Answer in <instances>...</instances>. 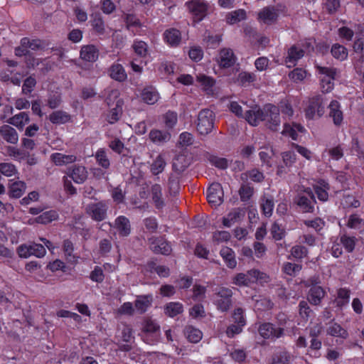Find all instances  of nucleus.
<instances>
[{
    "instance_id": "obj_59",
    "label": "nucleus",
    "mask_w": 364,
    "mask_h": 364,
    "mask_svg": "<svg viewBox=\"0 0 364 364\" xmlns=\"http://www.w3.org/2000/svg\"><path fill=\"white\" fill-rule=\"evenodd\" d=\"M95 158L102 167L104 168H108L109 167L110 163L109 160L107 156L105 151L102 149H99L95 154Z\"/></svg>"
},
{
    "instance_id": "obj_53",
    "label": "nucleus",
    "mask_w": 364,
    "mask_h": 364,
    "mask_svg": "<svg viewBox=\"0 0 364 364\" xmlns=\"http://www.w3.org/2000/svg\"><path fill=\"white\" fill-rule=\"evenodd\" d=\"M132 48L136 55L140 57H145L148 53V46L142 41H136L132 45Z\"/></svg>"
},
{
    "instance_id": "obj_40",
    "label": "nucleus",
    "mask_w": 364,
    "mask_h": 364,
    "mask_svg": "<svg viewBox=\"0 0 364 364\" xmlns=\"http://www.w3.org/2000/svg\"><path fill=\"white\" fill-rule=\"evenodd\" d=\"M171 135L167 132L153 129L149 133V139L154 143H164L170 139Z\"/></svg>"
},
{
    "instance_id": "obj_52",
    "label": "nucleus",
    "mask_w": 364,
    "mask_h": 364,
    "mask_svg": "<svg viewBox=\"0 0 364 364\" xmlns=\"http://www.w3.org/2000/svg\"><path fill=\"white\" fill-rule=\"evenodd\" d=\"M18 173L16 166L11 163H0V173L7 177L15 176Z\"/></svg>"
},
{
    "instance_id": "obj_19",
    "label": "nucleus",
    "mask_w": 364,
    "mask_h": 364,
    "mask_svg": "<svg viewBox=\"0 0 364 364\" xmlns=\"http://www.w3.org/2000/svg\"><path fill=\"white\" fill-rule=\"evenodd\" d=\"M325 295L326 291L321 286H314L309 289L307 299L311 304L318 306L321 304Z\"/></svg>"
},
{
    "instance_id": "obj_32",
    "label": "nucleus",
    "mask_w": 364,
    "mask_h": 364,
    "mask_svg": "<svg viewBox=\"0 0 364 364\" xmlns=\"http://www.w3.org/2000/svg\"><path fill=\"white\" fill-rule=\"evenodd\" d=\"M109 75L111 78L118 81L124 82L126 80L127 75V73L121 64L114 63L109 68Z\"/></svg>"
},
{
    "instance_id": "obj_7",
    "label": "nucleus",
    "mask_w": 364,
    "mask_h": 364,
    "mask_svg": "<svg viewBox=\"0 0 364 364\" xmlns=\"http://www.w3.org/2000/svg\"><path fill=\"white\" fill-rule=\"evenodd\" d=\"M108 208V203L105 200H101L87 205L85 211L93 220L100 222L107 218Z\"/></svg>"
},
{
    "instance_id": "obj_21",
    "label": "nucleus",
    "mask_w": 364,
    "mask_h": 364,
    "mask_svg": "<svg viewBox=\"0 0 364 364\" xmlns=\"http://www.w3.org/2000/svg\"><path fill=\"white\" fill-rule=\"evenodd\" d=\"M153 301V297L151 294L136 296L134 301V308L139 314H144L151 306Z\"/></svg>"
},
{
    "instance_id": "obj_36",
    "label": "nucleus",
    "mask_w": 364,
    "mask_h": 364,
    "mask_svg": "<svg viewBox=\"0 0 364 364\" xmlns=\"http://www.w3.org/2000/svg\"><path fill=\"white\" fill-rule=\"evenodd\" d=\"M248 178H250L254 182L260 183L264 180V176L261 171L254 168L241 173L240 179L242 182L246 183L248 181Z\"/></svg>"
},
{
    "instance_id": "obj_4",
    "label": "nucleus",
    "mask_w": 364,
    "mask_h": 364,
    "mask_svg": "<svg viewBox=\"0 0 364 364\" xmlns=\"http://www.w3.org/2000/svg\"><path fill=\"white\" fill-rule=\"evenodd\" d=\"M233 292L231 289L221 287L215 289L213 294V304L221 312L228 311L232 306Z\"/></svg>"
},
{
    "instance_id": "obj_29",
    "label": "nucleus",
    "mask_w": 364,
    "mask_h": 364,
    "mask_svg": "<svg viewBox=\"0 0 364 364\" xmlns=\"http://www.w3.org/2000/svg\"><path fill=\"white\" fill-rule=\"evenodd\" d=\"M183 334L186 339L193 343H198L203 338L201 331L191 325H188L184 328Z\"/></svg>"
},
{
    "instance_id": "obj_18",
    "label": "nucleus",
    "mask_w": 364,
    "mask_h": 364,
    "mask_svg": "<svg viewBox=\"0 0 364 364\" xmlns=\"http://www.w3.org/2000/svg\"><path fill=\"white\" fill-rule=\"evenodd\" d=\"M163 38L168 46L177 47L181 41V33L179 30L171 28L164 32Z\"/></svg>"
},
{
    "instance_id": "obj_48",
    "label": "nucleus",
    "mask_w": 364,
    "mask_h": 364,
    "mask_svg": "<svg viewBox=\"0 0 364 364\" xmlns=\"http://www.w3.org/2000/svg\"><path fill=\"white\" fill-rule=\"evenodd\" d=\"M166 161L161 155H159L151 165V171L154 175H158L161 173L165 166Z\"/></svg>"
},
{
    "instance_id": "obj_39",
    "label": "nucleus",
    "mask_w": 364,
    "mask_h": 364,
    "mask_svg": "<svg viewBox=\"0 0 364 364\" xmlns=\"http://www.w3.org/2000/svg\"><path fill=\"white\" fill-rule=\"evenodd\" d=\"M183 311V304L179 302H169L164 308V313L169 317H175Z\"/></svg>"
},
{
    "instance_id": "obj_28",
    "label": "nucleus",
    "mask_w": 364,
    "mask_h": 364,
    "mask_svg": "<svg viewBox=\"0 0 364 364\" xmlns=\"http://www.w3.org/2000/svg\"><path fill=\"white\" fill-rule=\"evenodd\" d=\"M259 19L266 24L274 23L278 17V13L274 7H265L258 14Z\"/></svg>"
},
{
    "instance_id": "obj_17",
    "label": "nucleus",
    "mask_w": 364,
    "mask_h": 364,
    "mask_svg": "<svg viewBox=\"0 0 364 364\" xmlns=\"http://www.w3.org/2000/svg\"><path fill=\"white\" fill-rule=\"evenodd\" d=\"M26 185L23 181L10 180L8 186V195L12 198H19L25 193Z\"/></svg>"
},
{
    "instance_id": "obj_24",
    "label": "nucleus",
    "mask_w": 364,
    "mask_h": 364,
    "mask_svg": "<svg viewBox=\"0 0 364 364\" xmlns=\"http://www.w3.org/2000/svg\"><path fill=\"white\" fill-rule=\"evenodd\" d=\"M329 117L333 119L336 126H340L343 119V112L341 109V105L337 100H332L328 105Z\"/></svg>"
},
{
    "instance_id": "obj_5",
    "label": "nucleus",
    "mask_w": 364,
    "mask_h": 364,
    "mask_svg": "<svg viewBox=\"0 0 364 364\" xmlns=\"http://www.w3.org/2000/svg\"><path fill=\"white\" fill-rule=\"evenodd\" d=\"M306 118L314 119L321 117L325 113V105L322 95H317L310 97L304 109Z\"/></svg>"
},
{
    "instance_id": "obj_10",
    "label": "nucleus",
    "mask_w": 364,
    "mask_h": 364,
    "mask_svg": "<svg viewBox=\"0 0 364 364\" xmlns=\"http://www.w3.org/2000/svg\"><path fill=\"white\" fill-rule=\"evenodd\" d=\"M259 335L264 339L275 340L284 336V329L276 327L273 323L264 322L258 327Z\"/></svg>"
},
{
    "instance_id": "obj_31",
    "label": "nucleus",
    "mask_w": 364,
    "mask_h": 364,
    "mask_svg": "<svg viewBox=\"0 0 364 364\" xmlns=\"http://www.w3.org/2000/svg\"><path fill=\"white\" fill-rule=\"evenodd\" d=\"M141 97L145 103L154 105L159 100V95L155 88L153 87H147L142 90Z\"/></svg>"
},
{
    "instance_id": "obj_27",
    "label": "nucleus",
    "mask_w": 364,
    "mask_h": 364,
    "mask_svg": "<svg viewBox=\"0 0 364 364\" xmlns=\"http://www.w3.org/2000/svg\"><path fill=\"white\" fill-rule=\"evenodd\" d=\"M99 56L98 49L93 45H87L81 48L80 58L87 62H95Z\"/></svg>"
},
{
    "instance_id": "obj_47",
    "label": "nucleus",
    "mask_w": 364,
    "mask_h": 364,
    "mask_svg": "<svg viewBox=\"0 0 364 364\" xmlns=\"http://www.w3.org/2000/svg\"><path fill=\"white\" fill-rule=\"evenodd\" d=\"M246 18V12L243 9L235 10L229 13L227 16V22L230 24H234Z\"/></svg>"
},
{
    "instance_id": "obj_60",
    "label": "nucleus",
    "mask_w": 364,
    "mask_h": 364,
    "mask_svg": "<svg viewBox=\"0 0 364 364\" xmlns=\"http://www.w3.org/2000/svg\"><path fill=\"white\" fill-rule=\"evenodd\" d=\"M304 224L308 228L314 229L316 232H319L325 226V222L320 218H316L314 220H305Z\"/></svg>"
},
{
    "instance_id": "obj_38",
    "label": "nucleus",
    "mask_w": 364,
    "mask_h": 364,
    "mask_svg": "<svg viewBox=\"0 0 364 364\" xmlns=\"http://www.w3.org/2000/svg\"><path fill=\"white\" fill-rule=\"evenodd\" d=\"M350 290L347 288H340L337 291L335 303L338 307L342 308L349 303Z\"/></svg>"
},
{
    "instance_id": "obj_42",
    "label": "nucleus",
    "mask_w": 364,
    "mask_h": 364,
    "mask_svg": "<svg viewBox=\"0 0 364 364\" xmlns=\"http://www.w3.org/2000/svg\"><path fill=\"white\" fill-rule=\"evenodd\" d=\"M256 79L255 74L243 71L238 74L236 82L241 86L246 87L250 83L254 82Z\"/></svg>"
},
{
    "instance_id": "obj_64",
    "label": "nucleus",
    "mask_w": 364,
    "mask_h": 364,
    "mask_svg": "<svg viewBox=\"0 0 364 364\" xmlns=\"http://www.w3.org/2000/svg\"><path fill=\"white\" fill-rule=\"evenodd\" d=\"M291 255L296 259H301L308 255V250L304 246L295 245L291 249Z\"/></svg>"
},
{
    "instance_id": "obj_41",
    "label": "nucleus",
    "mask_w": 364,
    "mask_h": 364,
    "mask_svg": "<svg viewBox=\"0 0 364 364\" xmlns=\"http://www.w3.org/2000/svg\"><path fill=\"white\" fill-rule=\"evenodd\" d=\"M260 207L263 214L266 217H270L272 215L274 207L273 198L272 197H262L260 199Z\"/></svg>"
},
{
    "instance_id": "obj_55",
    "label": "nucleus",
    "mask_w": 364,
    "mask_h": 364,
    "mask_svg": "<svg viewBox=\"0 0 364 364\" xmlns=\"http://www.w3.org/2000/svg\"><path fill=\"white\" fill-rule=\"evenodd\" d=\"M290 355L287 352H280L272 356V363L270 364H289Z\"/></svg>"
},
{
    "instance_id": "obj_58",
    "label": "nucleus",
    "mask_w": 364,
    "mask_h": 364,
    "mask_svg": "<svg viewBox=\"0 0 364 364\" xmlns=\"http://www.w3.org/2000/svg\"><path fill=\"white\" fill-rule=\"evenodd\" d=\"M28 246L31 256L34 255L37 257L41 258L46 255V249L43 247V245L41 244L33 243L31 245H28Z\"/></svg>"
},
{
    "instance_id": "obj_37",
    "label": "nucleus",
    "mask_w": 364,
    "mask_h": 364,
    "mask_svg": "<svg viewBox=\"0 0 364 364\" xmlns=\"http://www.w3.org/2000/svg\"><path fill=\"white\" fill-rule=\"evenodd\" d=\"M162 188L159 184H154L151 186V193L155 206L158 209H161L164 205L162 198Z\"/></svg>"
},
{
    "instance_id": "obj_43",
    "label": "nucleus",
    "mask_w": 364,
    "mask_h": 364,
    "mask_svg": "<svg viewBox=\"0 0 364 364\" xmlns=\"http://www.w3.org/2000/svg\"><path fill=\"white\" fill-rule=\"evenodd\" d=\"M331 53L335 58L341 61L346 60L348 57L346 48L338 43L332 46Z\"/></svg>"
},
{
    "instance_id": "obj_13",
    "label": "nucleus",
    "mask_w": 364,
    "mask_h": 364,
    "mask_svg": "<svg viewBox=\"0 0 364 364\" xmlns=\"http://www.w3.org/2000/svg\"><path fill=\"white\" fill-rule=\"evenodd\" d=\"M150 249L155 254L168 255L171 251V245L162 237H152L149 239Z\"/></svg>"
},
{
    "instance_id": "obj_46",
    "label": "nucleus",
    "mask_w": 364,
    "mask_h": 364,
    "mask_svg": "<svg viewBox=\"0 0 364 364\" xmlns=\"http://www.w3.org/2000/svg\"><path fill=\"white\" fill-rule=\"evenodd\" d=\"M36 83V80L33 75L26 77L22 85V94L26 96H30L31 92L33 91Z\"/></svg>"
},
{
    "instance_id": "obj_63",
    "label": "nucleus",
    "mask_w": 364,
    "mask_h": 364,
    "mask_svg": "<svg viewBox=\"0 0 364 364\" xmlns=\"http://www.w3.org/2000/svg\"><path fill=\"white\" fill-rule=\"evenodd\" d=\"M63 249L67 259L70 262L74 261L75 256L73 254L74 250L73 242L69 240H64Z\"/></svg>"
},
{
    "instance_id": "obj_2",
    "label": "nucleus",
    "mask_w": 364,
    "mask_h": 364,
    "mask_svg": "<svg viewBox=\"0 0 364 364\" xmlns=\"http://www.w3.org/2000/svg\"><path fill=\"white\" fill-rule=\"evenodd\" d=\"M141 333L143 340L148 344H154L159 341L160 326L151 317L145 316L141 322Z\"/></svg>"
},
{
    "instance_id": "obj_9",
    "label": "nucleus",
    "mask_w": 364,
    "mask_h": 364,
    "mask_svg": "<svg viewBox=\"0 0 364 364\" xmlns=\"http://www.w3.org/2000/svg\"><path fill=\"white\" fill-rule=\"evenodd\" d=\"M109 225L115 230L119 237H127L132 232V224L128 218L124 215H119L115 218L112 223Z\"/></svg>"
},
{
    "instance_id": "obj_12",
    "label": "nucleus",
    "mask_w": 364,
    "mask_h": 364,
    "mask_svg": "<svg viewBox=\"0 0 364 364\" xmlns=\"http://www.w3.org/2000/svg\"><path fill=\"white\" fill-rule=\"evenodd\" d=\"M223 191L218 183H212L207 191V200L212 206H218L223 201Z\"/></svg>"
},
{
    "instance_id": "obj_14",
    "label": "nucleus",
    "mask_w": 364,
    "mask_h": 364,
    "mask_svg": "<svg viewBox=\"0 0 364 364\" xmlns=\"http://www.w3.org/2000/svg\"><path fill=\"white\" fill-rule=\"evenodd\" d=\"M236 60L233 51L230 48H223L220 50L218 62L220 67L228 68L232 66Z\"/></svg>"
},
{
    "instance_id": "obj_6",
    "label": "nucleus",
    "mask_w": 364,
    "mask_h": 364,
    "mask_svg": "<svg viewBox=\"0 0 364 364\" xmlns=\"http://www.w3.org/2000/svg\"><path fill=\"white\" fill-rule=\"evenodd\" d=\"M294 203L304 213H313L316 199L314 193L310 188H306L298 193L294 198Z\"/></svg>"
},
{
    "instance_id": "obj_51",
    "label": "nucleus",
    "mask_w": 364,
    "mask_h": 364,
    "mask_svg": "<svg viewBox=\"0 0 364 364\" xmlns=\"http://www.w3.org/2000/svg\"><path fill=\"white\" fill-rule=\"evenodd\" d=\"M248 275L245 273H238L232 278V284L239 287L248 286L253 283V280L248 278Z\"/></svg>"
},
{
    "instance_id": "obj_30",
    "label": "nucleus",
    "mask_w": 364,
    "mask_h": 364,
    "mask_svg": "<svg viewBox=\"0 0 364 364\" xmlns=\"http://www.w3.org/2000/svg\"><path fill=\"white\" fill-rule=\"evenodd\" d=\"M328 335L333 337L346 339L348 337L347 330L343 328L339 323L336 322H331L326 329Z\"/></svg>"
},
{
    "instance_id": "obj_1",
    "label": "nucleus",
    "mask_w": 364,
    "mask_h": 364,
    "mask_svg": "<svg viewBox=\"0 0 364 364\" xmlns=\"http://www.w3.org/2000/svg\"><path fill=\"white\" fill-rule=\"evenodd\" d=\"M245 117L252 126H257L260 122H264V125L274 132L279 129L281 124L279 109L272 104H267L262 108L256 107L247 110Z\"/></svg>"
},
{
    "instance_id": "obj_54",
    "label": "nucleus",
    "mask_w": 364,
    "mask_h": 364,
    "mask_svg": "<svg viewBox=\"0 0 364 364\" xmlns=\"http://www.w3.org/2000/svg\"><path fill=\"white\" fill-rule=\"evenodd\" d=\"M270 233L275 240H281L285 236L284 229L277 223H274L270 229Z\"/></svg>"
},
{
    "instance_id": "obj_8",
    "label": "nucleus",
    "mask_w": 364,
    "mask_h": 364,
    "mask_svg": "<svg viewBox=\"0 0 364 364\" xmlns=\"http://www.w3.org/2000/svg\"><path fill=\"white\" fill-rule=\"evenodd\" d=\"M316 70L319 74L323 75V77L321 79L322 92H330L333 87V80L335 79V75L336 73V68L316 65Z\"/></svg>"
},
{
    "instance_id": "obj_62",
    "label": "nucleus",
    "mask_w": 364,
    "mask_h": 364,
    "mask_svg": "<svg viewBox=\"0 0 364 364\" xmlns=\"http://www.w3.org/2000/svg\"><path fill=\"white\" fill-rule=\"evenodd\" d=\"M58 217V214L54 210L46 211L43 213L37 218V222L43 224H47L55 220Z\"/></svg>"
},
{
    "instance_id": "obj_57",
    "label": "nucleus",
    "mask_w": 364,
    "mask_h": 364,
    "mask_svg": "<svg viewBox=\"0 0 364 364\" xmlns=\"http://www.w3.org/2000/svg\"><path fill=\"white\" fill-rule=\"evenodd\" d=\"M301 264L291 262H286L282 267L284 272L289 276H295L296 273L301 271Z\"/></svg>"
},
{
    "instance_id": "obj_20",
    "label": "nucleus",
    "mask_w": 364,
    "mask_h": 364,
    "mask_svg": "<svg viewBox=\"0 0 364 364\" xmlns=\"http://www.w3.org/2000/svg\"><path fill=\"white\" fill-rule=\"evenodd\" d=\"M0 136L9 144H16L18 143V132L14 127L9 124H4L0 127Z\"/></svg>"
},
{
    "instance_id": "obj_23",
    "label": "nucleus",
    "mask_w": 364,
    "mask_h": 364,
    "mask_svg": "<svg viewBox=\"0 0 364 364\" xmlns=\"http://www.w3.org/2000/svg\"><path fill=\"white\" fill-rule=\"evenodd\" d=\"M304 55L303 49L296 46H292L287 52V55L285 58V63L289 68L294 67L298 60L301 58Z\"/></svg>"
},
{
    "instance_id": "obj_15",
    "label": "nucleus",
    "mask_w": 364,
    "mask_h": 364,
    "mask_svg": "<svg viewBox=\"0 0 364 364\" xmlns=\"http://www.w3.org/2000/svg\"><path fill=\"white\" fill-rule=\"evenodd\" d=\"M191 158L184 154H177L173 159V171L177 174H181L191 164Z\"/></svg>"
},
{
    "instance_id": "obj_33",
    "label": "nucleus",
    "mask_w": 364,
    "mask_h": 364,
    "mask_svg": "<svg viewBox=\"0 0 364 364\" xmlns=\"http://www.w3.org/2000/svg\"><path fill=\"white\" fill-rule=\"evenodd\" d=\"M220 254L225 262L228 267L233 269L236 267L237 261L235 259V255L231 248L228 247H223L220 250Z\"/></svg>"
},
{
    "instance_id": "obj_25",
    "label": "nucleus",
    "mask_w": 364,
    "mask_h": 364,
    "mask_svg": "<svg viewBox=\"0 0 364 364\" xmlns=\"http://www.w3.org/2000/svg\"><path fill=\"white\" fill-rule=\"evenodd\" d=\"M30 122V117L27 112H21L14 116L9 118L6 122L11 124L19 130H23L25 125L28 124Z\"/></svg>"
},
{
    "instance_id": "obj_45",
    "label": "nucleus",
    "mask_w": 364,
    "mask_h": 364,
    "mask_svg": "<svg viewBox=\"0 0 364 364\" xmlns=\"http://www.w3.org/2000/svg\"><path fill=\"white\" fill-rule=\"evenodd\" d=\"M254 193V188L250 183L242 182L240 190L239 195L242 201L245 202L250 199Z\"/></svg>"
},
{
    "instance_id": "obj_11",
    "label": "nucleus",
    "mask_w": 364,
    "mask_h": 364,
    "mask_svg": "<svg viewBox=\"0 0 364 364\" xmlns=\"http://www.w3.org/2000/svg\"><path fill=\"white\" fill-rule=\"evenodd\" d=\"M189 11L196 21H200L207 15L209 4L204 0H191L186 3Z\"/></svg>"
},
{
    "instance_id": "obj_49",
    "label": "nucleus",
    "mask_w": 364,
    "mask_h": 364,
    "mask_svg": "<svg viewBox=\"0 0 364 364\" xmlns=\"http://www.w3.org/2000/svg\"><path fill=\"white\" fill-rule=\"evenodd\" d=\"M244 314L245 311L243 309L240 307L235 309L232 314L233 323H236L244 327L246 325V318Z\"/></svg>"
},
{
    "instance_id": "obj_56",
    "label": "nucleus",
    "mask_w": 364,
    "mask_h": 364,
    "mask_svg": "<svg viewBox=\"0 0 364 364\" xmlns=\"http://www.w3.org/2000/svg\"><path fill=\"white\" fill-rule=\"evenodd\" d=\"M122 108L117 105L115 107L111 109L107 114L106 119L109 124L117 122L122 115Z\"/></svg>"
},
{
    "instance_id": "obj_16",
    "label": "nucleus",
    "mask_w": 364,
    "mask_h": 364,
    "mask_svg": "<svg viewBox=\"0 0 364 364\" xmlns=\"http://www.w3.org/2000/svg\"><path fill=\"white\" fill-rule=\"evenodd\" d=\"M67 174L77 183H82L87 178L85 166L75 165L68 169Z\"/></svg>"
},
{
    "instance_id": "obj_50",
    "label": "nucleus",
    "mask_w": 364,
    "mask_h": 364,
    "mask_svg": "<svg viewBox=\"0 0 364 364\" xmlns=\"http://www.w3.org/2000/svg\"><path fill=\"white\" fill-rule=\"evenodd\" d=\"M340 6V0H325V2L323 4V9L331 15L336 14Z\"/></svg>"
},
{
    "instance_id": "obj_61",
    "label": "nucleus",
    "mask_w": 364,
    "mask_h": 364,
    "mask_svg": "<svg viewBox=\"0 0 364 364\" xmlns=\"http://www.w3.org/2000/svg\"><path fill=\"white\" fill-rule=\"evenodd\" d=\"M189 314L193 318H203L205 317L206 314L204 306L200 304H195L189 309Z\"/></svg>"
},
{
    "instance_id": "obj_34",
    "label": "nucleus",
    "mask_w": 364,
    "mask_h": 364,
    "mask_svg": "<svg viewBox=\"0 0 364 364\" xmlns=\"http://www.w3.org/2000/svg\"><path fill=\"white\" fill-rule=\"evenodd\" d=\"M50 158L53 162L57 166L73 163L77 159L75 155H65L61 153L53 154Z\"/></svg>"
},
{
    "instance_id": "obj_26",
    "label": "nucleus",
    "mask_w": 364,
    "mask_h": 364,
    "mask_svg": "<svg viewBox=\"0 0 364 364\" xmlns=\"http://www.w3.org/2000/svg\"><path fill=\"white\" fill-rule=\"evenodd\" d=\"M21 43L23 47H26L28 50L30 48L34 51L44 50L48 46V43L43 40L31 39L28 37L23 38L21 40Z\"/></svg>"
},
{
    "instance_id": "obj_3",
    "label": "nucleus",
    "mask_w": 364,
    "mask_h": 364,
    "mask_svg": "<svg viewBox=\"0 0 364 364\" xmlns=\"http://www.w3.org/2000/svg\"><path fill=\"white\" fill-rule=\"evenodd\" d=\"M215 115L209 109H204L199 112L196 122V130L200 135H208L214 128Z\"/></svg>"
},
{
    "instance_id": "obj_44",
    "label": "nucleus",
    "mask_w": 364,
    "mask_h": 364,
    "mask_svg": "<svg viewBox=\"0 0 364 364\" xmlns=\"http://www.w3.org/2000/svg\"><path fill=\"white\" fill-rule=\"evenodd\" d=\"M357 239L355 237L343 234L340 237V242L348 252H352L355 247Z\"/></svg>"
},
{
    "instance_id": "obj_22",
    "label": "nucleus",
    "mask_w": 364,
    "mask_h": 364,
    "mask_svg": "<svg viewBox=\"0 0 364 364\" xmlns=\"http://www.w3.org/2000/svg\"><path fill=\"white\" fill-rule=\"evenodd\" d=\"M90 23L94 32L97 35L105 36L108 34L107 29L109 28L105 25L100 14H92Z\"/></svg>"
},
{
    "instance_id": "obj_35",
    "label": "nucleus",
    "mask_w": 364,
    "mask_h": 364,
    "mask_svg": "<svg viewBox=\"0 0 364 364\" xmlns=\"http://www.w3.org/2000/svg\"><path fill=\"white\" fill-rule=\"evenodd\" d=\"M49 120L55 124H65L70 121L71 117L69 114L62 110L53 112L48 117Z\"/></svg>"
}]
</instances>
